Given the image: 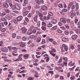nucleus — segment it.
<instances>
[{
  "label": "nucleus",
  "instance_id": "obj_1",
  "mask_svg": "<svg viewBox=\"0 0 80 80\" xmlns=\"http://www.w3.org/2000/svg\"><path fill=\"white\" fill-rule=\"evenodd\" d=\"M62 49L61 50L62 52H64V50L63 48L64 49L65 51H67L68 50V47L64 44H63L62 47Z\"/></svg>",
  "mask_w": 80,
  "mask_h": 80
},
{
  "label": "nucleus",
  "instance_id": "obj_2",
  "mask_svg": "<svg viewBox=\"0 0 80 80\" xmlns=\"http://www.w3.org/2000/svg\"><path fill=\"white\" fill-rule=\"evenodd\" d=\"M1 50L2 52H4L5 53H7L8 52V49L6 47L2 48H1Z\"/></svg>",
  "mask_w": 80,
  "mask_h": 80
},
{
  "label": "nucleus",
  "instance_id": "obj_3",
  "mask_svg": "<svg viewBox=\"0 0 80 80\" xmlns=\"http://www.w3.org/2000/svg\"><path fill=\"white\" fill-rule=\"evenodd\" d=\"M68 11V10L67 9H63L62 10V12H61V13L62 15H65L66 14V12Z\"/></svg>",
  "mask_w": 80,
  "mask_h": 80
},
{
  "label": "nucleus",
  "instance_id": "obj_4",
  "mask_svg": "<svg viewBox=\"0 0 80 80\" xmlns=\"http://www.w3.org/2000/svg\"><path fill=\"white\" fill-rule=\"evenodd\" d=\"M60 21L61 22L63 23H64L65 24L67 23L66 19L64 18H61L60 19Z\"/></svg>",
  "mask_w": 80,
  "mask_h": 80
},
{
  "label": "nucleus",
  "instance_id": "obj_5",
  "mask_svg": "<svg viewBox=\"0 0 80 80\" xmlns=\"http://www.w3.org/2000/svg\"><path fill=\"white\" fill-rule=\"evenodd\" d=\"M63 64H61V65L62 67H64V65L65 67H67V61H63Z\"/></svg>",
  "mask_w": 80,
  "mask_h": 80
},
{
  "label": "nucleus",
  "instance_id": "obj_6",
  "mask_svg": "<svg viewBox=\"0 0 80 80\" xmlns=\"http://www.w3.org/2000/svg\"><path fill=\"white\" fill-rule=\"evenodd\" d=\"M21 30L22 33H25L27 31V29L23 27L21 28Z\"/></svg>",
  "mask_w": 80,
  "mask_h": 80
},
{
  "label": "nucleus",
  "instance_id": "obj_7",
  "mask_svg": "<svg viewBox=\"0 0 80 80\" xmlns=\"http://www.w3.org/2000/svg\"><path fill=\"white\" fill-rule=\"evenodd\" d=\"M41 8L42 10L46 11L47 10V7L45 5H43L41 6Z\"/></svg>",
  "mask_w": 80,
  "mask_h": 80
},
{
  "label": "nucleus",
  "instance_id": "obj_8",
  "mask_svg": "<svg viewBox=\"0 0 80 80\" xmlns=\"http://www.w3.org/2000/svg\"><path fill=\"white\" fill-rule=\"evenodd\" d=\"M23 16L24 17H25V16H27V15L28 14V13H29V12L28 11H23Z\"/></svg>",
  "mask_w": 80,
  "mask_h": 80
},
{
  "label": "nucleus",
  "instance_id": "obj_9",
  "mask_svg": "<svg viewBox=\"0 0 80 80\" xmlns=\"http://www.w3.org/2000/svg\"><path fill=\"white\" fill-rule=\"evenodd\" d=\"M32 72H34V73H35V74L34 76L35 77H36V78H37L38 77V72L34 70H32Z\"/></svg>",
  "mask_w": 80,
  "mask_h": 80
},
{
  "label": "nucleus",
  "instance_id": "obj_10",
  "mask_svg": "<svg viewBox=\"0 0 80 80\" xmlns=\"http://www.w3.org/2000/svg\"><path fill=\"white\" fill-rule=\"evenodd\" d=\"M73 5V2H71L69 3L68 6V10H70V8H71V7H72V6Z\"/></svg>",
  "mask_w": 80,
  "mask_h": 80
},
{
  "label": "nucleus",
  "instance_id": "obj_11",
  "mask_svg": "<svg viewBox=\"0 0 80 80\" xmlns=\"http://www.w3.org/2000/svg\"><path fill=\"white\" fill-rule=\"evenodd\" d=\"M17 19L18 21H21L23 19V17L22 16H19L17 18Z\"/></svg>",
  "mask_w": 80,
  "mask_h": 80
},
{
  "label": "nucleus",
  "instance_id": "obj_12",
  "mask_svg": "<svg viewBox=\"0 0 80 80\" xmlns=\"http://www.w3.org/2000/svg\"><path fill=\"white\" fill-rule=\"evenodd\" d=\"M32 31L31 30H28L27 32L25 33L26 35H30V34H32Z\"/></svg>",
  "mask_w": 80,
  "mask_h": 80
},
{
  "label": "nucleus",
  "instance_id": "obj_13",
  "mask_svg": "<svg viewBox=\"0 0 80 80\" xmlns=\"http://www.w3.org/2000/svg\"><path fill=\"white\" fill-rule=\"evenodd\" d=\"M51 22L52 23H53V24H56L57 22V21L55 19H53L51 20Z\"/></svg>",
  "mask_w": 80,
  "mask_h": 80
},
{
  "label": "nucleus",
  "instance_id": "obj_14",
  "mask_svg": "<svg viewBox=\"0 0 80 80\" xmlns=\"http://www.w3.org/2000/svg\"><path fill=\"white\" fill-rule=\"evenodd\" d=\"M77 37H78V36L75 34L73 35L72 36V38L73 40H76Z\"/></svg>",
  "mask_w": 80,
  "mask_h": 80
},
{
  "label": "nucleus",
  "instance_id": "obj_15",
  "mask_svg": "<svg viewBox=\"0 0 80 80\" xmlns=\"http://www.w3.org/2000/svg\"><path fill=\"white\" fill-rule=\"evenodd\" d=\"M20 46L22 47H25L26 45L25 44V43L23 42H20Z\"/></svg>",
  "mask_w": 80,
  "mask_h": 80
},
{
  "label": "nucleus",
  "instance_id": "obj_16",
  "mask_svg": "<svg viewBox=\"0 0 80 80\" xmlns=\"http://www.w3.org/2000/svg\"><path fill=\"white\" fill-rule=\"evenodd\" d=\"M30 29H31V30H33V29H36L37 30H38V28L36 27H35L33 25H32L30 27Z\"/></svg>",
  "mask_w": 80,
  "mask_h": 80
},
{
  "label": "nucleus",
  "instance_id": "obj_17",
  "mask_svg": "<svg viewBox=\"0 0 80 80\" xmlns=\"http://www.w3.org/2000/svg\"><path fill=\"white\" fill-rule=\"evenodd\" d=\"M37 18H38V16H37V15H36V16L34 18L33 20L35 22H37Z\"/></svg>",
  "mask_w": 80,
  "mask_h": 80
},
{
  "label": "nucleus",
  "instance_id": "obj_18",
  "mask_svg": "<svg viewBox=\"0 0 80 80\" xmlns=\"http://www.w3.org/2000/svg\"><path fill=\"white\" fill-rule=\"evenodd\" d=\"M7 13L6 12H3L2 13L0 12V17H3V16H5L6 15Z\"/></svg>",
  "mask_w": 80,
  "mask_h": 80
},
{
  "label": "nucleus",
  "instance_id": "obj_19",
  "mask_svg": "<svg viewBox=\"0 0 80 80\" xmlns=\"http://www.w3.org/2000/svg\"><path fill=\"white\" fill-rule=\"evenodd\" d=\"M44 58L46 60V62H49V60H50V57H45Z\"/></svg>",
  "mask_w": 80,
  "mask_h": 80
},
{
  "label": "nucleus",
  "instance_id": "obj_20",
  "mask_svg": "<svg viewBox=\"0 0 80 80\" xmlns=\"http://www.w3.org/2000/svg\"><path fill=\"white\" fill-rule=\"evenodd\" d=\"M3 6L4 7H5V8H8V7H9L8 4L6 2L4 3Z\"/></svg>",
  "mask_w": 80,
  "mask_h": 80
},
{
  "label": "nucleus",
  "instance_id": "obj_21",
  "mask_svg": "<svg viewBox=\"0 0 80 80\" xmlns=\"http://www.w3.org/2000/svg\"><path fill=\"white\" fill-rule=\"evenodd\" d=\"M49 52L50 55H52V56H53V57H55V55H56V54L54 53H53L52 51H49Z\"/></svg>",
  "mask_w": 80,
  "mask_h": 80
},
{
  "label": "nucleus",
  "instance_id": "obj_22",
  "mask_svg": "<svg viewBox=\"0 0 80 80\" xmlns=\"http://www.w3.org/2000/svg\"><path fill=\"white\" fill-rule=\"evenodd\" d=\"M62 68V67L61 66H56L55 67V69L56 70H61Z\"/></svg>",
  "mask_w": 80,
  "mask_h": 80
},
{
  "label": "nucleus",
  "instance_id": "obj_23",
  "mask_svg": "<svg viewBox=\"0 0 80 80\" xmlns=\"http://www.w3.org/2000/svg\"><path fill=\"white\" fill-rule=\"evenodd\" d=\"M16 9L18 10H20V6H19L18 5H16Z\"/></svg>",
  "mask_w": 80,
  "mask_h": 80
},
{
  "label": "nucleus",
  "instance_id": "obj_24",
  "mask_svg": "<svg viewBox=\"0 0 80 80\" xmlns=\"http://www.w3.org/2000/svg\"><path fill=\"white\" fill-rule=\"evenodd\" d=\"M57 31L59 33H62V32H63V31L60 30L59 28L57 29Z\"/></svg>",
  "mask_w": 80,
  "mask_h": 80
},
{
  "label": "nucleus",
  "instance_id": "obj_25",
  "mask_svg": "<svg viewBox=\"0 0 80 80\" xmlns=\"http://www.w3.org/2000/svg\"><path fill=\"white\" fill-rule=\"evenodd\" d=\"M40 41H41V38L39 37H38L36 40L37 42L38 43H39Z\"/></svg>",
  "mask_w": 80,
  "mask_h": 80
},
{
  "label": "nucleus",
  "instance_id": "obj_26",
  "mask_svg": "<svg viewBox=\"0 0 80 80\" xmlns=\"http://www.w3.org/2000/svg\"><path fill=\"white\" fill-rule=\"evenodd\" d=\"M57 28V26H54L51 29V30H55Z\"/></svg>",
  "mask_w": 80,
  "mask_h": 80
},
{
  "label": "nucleus",
  "instance_id": "obj_27",
  "mask_svg": "<svg viewBox=\"0 0 80 80\" xmlns=\"http://www.w3.org/2000/svg\"><path fill=\"white\" fill-rule=\"evenodd\" d=\"M29 56V54H25L24 55V57L25 59H27L28 58V56Z\"/></svg>",
  "mask_w": 80,
  "mask_h": 80
},
{
  "label": "nucleus",
  "instance_id": "obj_28",
  "mask_svg": "<svg viewBox=\"0 0 80 80\" xmlns=\"http://www.w3.org/2000/svg\"><path fill=\"white\" fill-rule=\"evenodd\" d=\"M62 59H63V61H66L67 62V61H68V59L66 57H62Z\"/></svg>",
  "mask_w": 80,
  "mask_h": 80
},
{
  "label": "nucleus",
  "instance_id": "obj_29",
  "mask_svg": "<svg viewBox=\"0 0 80 80\" xmlns=\"http://www.w3.org/2000/svg\"><path fill=\"white\" fill-rule=\"evenodd\" d=\"M67 40V38H63L62 39V42H66Z\"/></svg>",
  "mask_w": 80,
  "mask_h": 80
},
{
  "label": "nucleus",
  "instance_id": "obj_30",
  "mask_svg": "<svg viewBox=\"0 0 80 80\" xmlns=\"http://www.w3.org/2000/svg\"><path fill=\"white\" fill-rule=\"evenodd\" d=\"M12 50H14V51H17V50H18V48H17L16 47H12Z\"/></svg>",
  "mask_w": 80,
  "mask_h": 80
},
{
  "label": "nucleus",
  "instance_id": "obj_31",
  "mask_svg": "<svg viewBox=\"0 0 80 80\" xmlns=\"http://www.w3.org/2000/svg\"><path fill=\"white\" fill-rule=\"evenodd\" d=\"M5 18H7V19H8V20H10L11 18H12L11 17L9 16L8 15H6L5 16Z\"/></svg>",
  "mask_w": 80,
  "mask_h": 80
},
{
  "label": "nucleus",
  "instance_id": "obj_32",
  "mask_svg": "<svg viewBox=\"0 0 80 80\" xmlns=\"http://www.w3.org/2000/svg\"><path fill=\"white\" fill-rule=\"evenodd\" d=\"M52 26H53V24L51 23H49V24L47 25V27H48V28H51Z\"/></svg>",
  "mask_w": 80,
  "mask_h": 80
},
{
  "label": "nucleus",
  "instance_id": "obj_33",
  "mask_svg": "<svg viewBox=\"0 0 80 80\" xmlns=\"http://www.w3.org/2000/svg\"><path fill=\"white\" fill-rule=\"evenodd\" d=\"M76 11H77V10H78V8H78V3H76Z\"/></svg>",
  "mask_w": 80,
  "mask_h": 80
},
{
  "label": "nucleus",
  "instance_id": "obj_34",
  "mask_svg": "<svg viewBox=\"0 0 80 80\" xmlns=\"http://www.w3.org/2000/svg\"><path fill=\"white\" fill-rule=\"evenodd\" d=\"M12 10H15L16 9V5H13L12 7Z\"/></svg>",
  "mask_w": 80,
  "mask_h": 80
},
{
  "label": "nucleus",
  "instance_id": "obj_35",
  "mask_svg": "<svg viewBox=\"0 0 80 80\" xmlns=\"http://www.w3.org/2000/svg\"><path fill=\"white\" fill-rule=\"evenodd\" d=\"M53 14L52 13V12H49L48 15H49V16L52 17V16H53Z\"/></svg>",
  "mask_w": 80,
  "mask_h": 80
},
{
  "label": "nucleus",
  "instance_id": "obj_36",
  "mask_svg": "<svg viewBox=\"0 0 80 80\" xmlns=\"http://www.w3.org/2000/svg\"><path fill=\"white\" fill-rule=\"evenodd\" d=\"M38 15L39 16L40 18H41V20H42V17H43L42 13H41Z\"/></svg>",
  "mask_w": 80,
  "mask_h": 80
},
{
  "label": "nucleus",
  "instance_id": "obj_37",
  "mask_svg": "<svg viewBox=\"0 0 80 80\" xmlns=\"http://www.w3.org/2000/svg\"><path fill=\"white\" fill-rule=\"evenodd\" d=\"M65 33L66 35H67L69 34V32L67 30H66L65 31Z\"/></svg>",
  "mask_w": 80,
  "mask_h": 80
},
{
  "label": "nucleus",
  "instance_id": "obj_38",
  "mask_svg": "<svg viewBox=\"0 0 80 80\" xmlns=\"http://www.w3.org/2000/svg\"><path fill=\"white\" fill-rule=\"evenodd\" d=\"M15 51H14L13 52L12 55L13 56H17L18 55V54H15Z\"/></svg>",
  "mask_w": 80,
  "mask_h": 80
},
{
  "label": "nucleus",
  "instance_id": "obj_39",
  "mask_svg": "<svg viewBox=\"0 0 80 80\" xmlns=\"http://www.w3.org/2000/svg\"><path fill=\"white\" fill-rule=\"evenodd\" d=\"M68 66H70V67H72V66H73V65L72 64V62H71L68 63Z\"/></svg>",
  "mask_w": 80,
  "mask_h": 80
},
{
  "label": "nucleus",
  "instance_id": "obj_40",
  "mask_svg": "<svg viewBox=\"0 0 80 80\" xmlns=\"http://www.w3.org/2000/svg\"><path fill=\"white\" fill-rule=\"evenodd\" d=\"M58 7L59 8H63V5L62 4H59L58 5Z\"/></svg>",
  "mask_w": 80,
  "mask_h": 80
},
{
  "label": "nucleus",
  "instance_id": "obj_41",
  "mask_svg": "<svg viewBox=\"0 0 80 80\" xmlns=\"http://www.w3.org/2000/svg\"><path fill=\"white\" fill-rule=\"evenodd\" d=\"M70 78L71 80H74L75 79V76L72 75Z\"/></svg>",
  "mask_w": 80,
  "mask_h": 80
},
{
  "label": "nucleus",
  "instance_id": "obj_42",
  "mask_svg": "<svg viewBox=\"0 0 80 80\" xmlns=\"http://www.w3.org/2000/svg\"><path fill=\"white\" fill-rule=\"evenodd\" d=\"M13 22L14 23H15V24H17V21L16 19H13Z\"/></svg>",
  "mask_w": 80,
  "mask_h": 80
},
{
  "label": "nucleus",
  "instance_id": "obj_43",
  "mask_svg": "<svg viewBox=\"0 0 80 80\" xmlns=\"http://www.w3.org/2000/svg\"><path fill=\"white\" fill-rule=\"evenodd\" d=\"M1 20L2 21H3V22H5L7 21V19H5V18H1Z\"/></svg>",
  "mask_w": 80,
  "mask_h": 80
},
{
  "label": "nucleus",
  "instance_id": "obj_44",
  "mask_svg": "<svg viewBox=\"0 0 80 80\" xmlns=\"http://www.w3.org/2000/svg\"><path fill=\"white\" fill-rule=\"evenodd\" d=\"M42 26H44V27H46V26H47V25H46V23H45V22H42Z\"/></svg>",
  "mask_w": 80,
  "mask_h": 80
},
{
  "label": "nucleus",
  "instance_id": "obj_45",
  "mask_svg": "<svg viewBox=\"0 0 80 80\" xmlns=\"http://www.w3.org/2000/svg\"><path fill=\"white\" fill-rule=\"evenodd\" d=\"M24 3L25 4H27V3H28V0H24Z\"/></svg>",
  "mask_w": 80,
  "mask_h": 80
},
{
  "label": "nucleus",
  "instance_id": "obj_46",
  "mask_svg": "<svg viewBox=\"0 0 80 80\" xmlns=\"http://www.w3.org/2000/svg\"><path fill=\"white\" fill-rule=\"evenodd\" d=\"M70 48L71 50H73V49H74V46H73V45L72 44H71Z\"/></svg>",
  "mask_w": 80,
  "mask_h": 80
},
{
  "label": "nucleus",
  "instance_id": "obj_47",
  "mask_svg": "<svg viewBox=\"0 0 80 80\" xmlns=\"http://www.w3.org/2000/svg\"><path fill=\"white\" fill-rule=\"evenodd\" d=\"M75 5H73L72 7L71 8V10H73V9H75Z\"/></svg>",
  "mask_w": 80,
  "mask_h": 80
},
{
  "label": "nucleus",
  "instance_id": "obj_48",
  "mask_svg": "<svg viewBox=\"0 0 80 80\" xmlns=\"http://www.w3.org/2000/svg\"><path fill=\"white\" fill-rule=\"evenodd\" d=\"M66 21L67 22V23H70V19H66Z\"/></svg>",
  "mask_w": 80,
  "mask_h": 80
},
{
  "label": "nucleus",
  "instance_id": "obj_49",
  "mask_svg": "<svg viewBox=\"0 0 80 80\" xmlns=\"http://www.w3.org/2000/svg\"><path fill=\"white\" fill-rule=\"evenodd\" d=\"M41 28L42 30H46V27L42 26V27Z\"/></svg>",
  "mask_w": 80,
  "mask_h": 80
},
{
  "label": "nucleus",
  "instance_id": "obj_50",
  "mask_svg": "<svg viewBox=\"0 0 80 80\" xmlns=\"http://www.w3.org/2000/svg\"><path fill=\"white\" fill-rule=\"evenodd\" d=\"M1 31L2 32H5V31L6 30V29L5 28H3L1 29Z\"/></svg>",
  "mask_w": 80,
  "mask_h": 80
},
{
  "label": "nucleus",
  "instance_id": "obj_51",
  "mask_svg": "<svg viewBox=\"0 0 80 80\" xmlns=\"http://www.w3.org/2000/svg\"><path fill=\"white\" fill-rule=\"evenodd\" d=\"M45 40L43 39L42 42L41 43V44H45Z\"/></svg>",
  "mask_w": 80,
  "mask_h": 80
},
{
  "label": "nucleus",
  "instance_id": "obj_52",
  "mask_svg": "<svg viewBox=\"0 0 80 80\" xmlns=\"http://www.w3.org/2000/svg\"><path fill=\"white\" fill-rule=\"evenodd\" d=\"M22 40L24 41H25L27 40V38L25 36H23L22 38Z\"/></svg>",
  "mask_w": 80,
  "mask_h": 80
},
{
  "label": "nucleus",
  "instance_id": "obj_53",
  "mask_svg": "<svg viewBox=\"0 0 80 80\" xmlns=\"http://www.w3.org/2000/svg\"><path fill=\"white\" fill-rule=\"evenodd\" d=\"M52 53H55V52H56V50L53 48L52 49Z\"/></svg>",
  "mask_w": 80,
  "mask_h": 80
},
{
  "label": "nucleus",
  "instance_id": "obj_54",
  "mask_svg": "<svg viewBox=\"0 0 80 80\" xmlns=\"http://www.w3.org/2000/svg\"><path fill=\"white\" fill-rule=\"evenodd\" d=\"M12 37L13 38H15L16 37V34L13 33L12 34Z\"/></svg>",
  "mask_w": 80,
  "mask_h": 80
},
{
  "label": "nucleus",
  "instance_id": "obj_55",
  "mask_svg": "<svg viewBox=\"0 0 80 80\" xmlns=\"http://www.w3.org/2000/svg\"><path fill=\"white\" fill-rule=\"evenodd\" d=\"M60 78L61 80H63L64 79V78L63 76H60Z\"/></svg>",
  "mask_w": 80,
  "mask_h": 80
},
{
  "label": "nucleus",
  "instance_id": "obj_56",
  "mask_svg": "<svg viewBox=\"0 0 80 80\" xmlns=\"http://www.w3.org/2000/svg\"><path fill=\"white\" fill-rule=\"evenodd\" d=\"M78 19H76L74 21V22L75 23V24H77V22H78Z\"/></svg>",
  "mask_w": 80,
  "mask_h": 80
},
{
  "label": "nucleus",
  "instance_id": "obj_57",
  "mask_svg": "<svg viewBox=\"0 0 80 80\" xmlns=\"http://www.w3.org/2000/svg\"><path fill=\"white\" fill-rule=\"evenodd\" d=\"M36 13H37V15H38L39 14H40L41 13H40V12H39V11H36Z\"/></svg>",
  "mask_w": 80,
  "mask_h": 80
},
{
  "label": "nucleus",
  "instance_id": "obj_58",
  "mask_svg": "<svg viewBox=\"0 0 80 80\" xmlns=\"http://www.w3.org/2000/svg\"><path fill=\"white\" fill-rule=\"evenodd\" d=\"M36 32H37V30L36 29H34L32 31L33 33H36Z\"/></svg>",
  "mask_w": 80,
  "mask_h": 80
},
{
  "label": "nucleus",
  "instance_id": "obj_59",
  "mask_svg": "<svg viewBox=\"0 0 80 80\" xmlns=\"http://www.w3.org/2000/svg\"><path fill=\"white\" fill-rule=\"evenodd\" d=\"M49 73H51L52 75H53V71H49L48 72Z\"/></svg>",
  "mask_w": 80,
  "mask_h": 80
},
{
  "label": "nucleus",
  "instance_id": "obj_60",
  "mask_svg": "<svg viewBox=\"0 0 80 80\" xmlns=\"http://www.w3.org/2000/svg\"><path fill=\"white\" fill-rule=\"evenodd\" d=\"M65 26L66 27V28L67 29H68V28H69V26L68 25V24H66Z\"/></svg>",
  "mask_w": 80,
  "mask_h": 80
},
{
  "label": "nucleus",
  "instance_id": "obj_61",
  "mask_svg": "<svg viewBox=\"0 0 80 80\" xmlns=\"http://www.w3.org/2000/svg\"><path fill=\"white\" fill-rule=\"evenodd\" d=\"M58 25H59L60 27H61V26H62L63 24H62V23L61 22H59L58 23Z\"/></svg>",
  "mask_w": 80,
  "mask_h": 80
},
{
  "label": "nucleus",
  "instance_id": "obj_62",
  "mask_svg": "<svg viewBox=\"0 0 80 80\" xmlns=\"http://www.w3.org/2000/svg\"><path fill=\"white\" fill-rule=\"evenodd\" d=\"M77 46H78V51H79V50H80V44L78 45Z\"/></svg>",
  "mask_w": 80,
  "mask_h": 80
},
{
  "label": "nucleus",
  "instance_id": "obj_63",
  "mask_svg": "<svg viewBox=\"0 0 80 80\" xmlns=\"http://www.w3.org/2000/svg\"><path fill=\"white\" fill-rule=\"evenodd\" d=\"M8 48L9 49V52H11V49H12V48H11V46H8Z\"/></svg>",
  "mask_w": 80,
  "mask_h": 80
},
{
  "label": "nucleus",
  "instance_id": "obj_64",
  "mask_svg": "<svg viewBox=\"0 0 80 80\" xmlns=\"http://www.w3.org/2000/svg\"><path fill=\"white\" fill-rule=\"evenodd\" d=\"M35 36L34 35H32V36H29V37L30 38H33L34 37H35Z\"/></svg>",
  "mask_w": 80,
  "mask_h": 80
}]
</instances>
